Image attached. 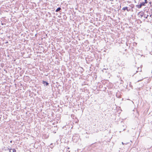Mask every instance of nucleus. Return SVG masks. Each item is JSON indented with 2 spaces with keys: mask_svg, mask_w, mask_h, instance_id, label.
I'll list each match as a JSON object with an SVG mask.
<instances>
[{
  "mask_svg": "<svg viewBox=\"0 0 152 152\" xmlns=\"http://www.w3.org/2000/svg\"><path fill=\"white\" fill-rule=\"evenodd\" d=\"M42 83L44 85H46V86H48L49 84L47 82L44 81H43Z\"/></svg>",
  "mask_w": 152,
  "mask_h": 152,
  "instance_id": "3",
  "label": "nucleus"
},
{
  "mask_svg": "<svg viewBox=\"0 0 152 152\" xmlns=\"http://www.w3.org/2000/svg\"><path fill=\"white\" fill-rule=\"evenodd\" d=\"M148 1L147 0H145V2H144V3H145V4H147L148 3Z\"/></svg>",
  "mask_w": 152,
  "mask_h": 152,
  "instance_id": "8",
  "label": "nucleus"
},
{
  "mask_svg": "<svg viewBox=\"0 0 152 152\" xmlns=\"http://www.w3.org/2000/svg\"><path fill=\"white\" fill-rule=\"evenodd\" d=\"M140 5L142 7V6H143L142 5V4H140Z\"/></svg>",
  "mask_w": 152,
  "mask_h": 152,
  "instance_id": "11",
  "label": "nucleus"
},
{
  "mask_svg": "<svg viewBox=\"0 0 152 152\" xmlns=\"http://www.w3.org/2000/svg\"><path fill=\"white\" fill-rule=\"evenodd\" d=\"M61 8L60 7H59L56 9V12H58L59 11H60L61 10Z\"/></svg>",
  "mask_w": 152,
  "mask_h": 152,
  "instance_id": "5",
  "label": "nucleus"
},
{
  "mask_svg": "<svg viewBox=\"0 0 152 152\" xmlns=\"http://www.w3.org/2000/svg\"><path fill=\"white\" fill-rule=\"evenodd\" d=\"M9 150V152H16V150L15 149H12L8 148Z\"/></svg>",
  "mask_w": 152,
  "mask_h": 152,
  "instance_id": "2",
  "label": "nucleus"
},
{
  "mask_svg": "<svg viewBox=\"0 0 152 152\" xmlns=\"http://www.w3.org/2000/svg\"><path fill=\"white\" fill-rule=\"evenodd\" d=\"M69 148H68V149H69Z\"/></svg>",
  "mask_w": 152,
  "mask_h": 152,
  "instance_id": "14",
  "label": "nucleus"
},
{
  "mask_svg": "<svg viewBox=\"0 0 152 152\" xmlns=\"http://www.w3.org/2000/svg\"><path fill=\"white\" fill-rule=\"evenodd\" d=\"M122 10H124V11L126 10L127 11L129 12L130 10V9H128V7H125L122 8Z\"/></svg>",
  "mask_w": 152,
  "mask_h": 152,
  "instance_id": "1",
  "label": "nucleus"
},
{
  "mask_svg": "<svg viewBox=\"0 0 152 152\" xmlns=\"http://www.w3.org/2000/svg\"><path fill=\"white\" fill-rule=\"evenodd\" d=\"M122 143L123 145L124 144V143L123 142H122Z\"/></svg>",
  "mask_w": 152,
  "mask_h": 152,
  "instance_id": "13",
  "label": "nucleus"
},
{
  "mask_svg": "<svg viewBox=\"0 0 152 152\" xmlns=\"http://www.w3.org/2000/svg\"><path fill=\"white\" fill-rule=\"evenodd\" d=\"M136 7H137L139 8H140L142 7V6L140 4L139 5H136Z\"/></svg>",
  "mask_w": 152,
  "mask_h": 152,
  "instance_id": "6",
  "label": "nucleus"
},
{
  "mask_svg": "<svg viewBox=\"0 0 152 152\" xmlns=\"http://www.w3.org/2000/svg\"><path fill=\"white\" fill-rule=\"evenodd\" d=\"M12 140H11V141H10V143H12Z\"/></svg>",
  "mask_w": 152,
  "mask_h": 152,
  "instance_id": "10",
  "label": "nucleus"
},
{
  "mask_svg": "<svg viewBox=\"0 0 152 152\" xmlns=\"http://www.w3.org/2000/svg\"><path fill=\"white\" fill-rule=\"evenodd\" d=\"M142 79H142V80H138V82H139V81H141V80H142Z\"/></svg>",
  "mask_w": 152,
  "mask_h": 152,
  "instance_id": "9",
  "label": "nucleus"
},
{
  "mask_svg": "<svg viewBox=\"0 0 152 152\" xmlns=\"http://www.w3.org/2000/svg\"><path fill=\"white\" fill-rule=\"evenodd\" d=\"M140 4H141L143 6H145V3H144V2H143L142 3H141Z\"/></svg>",
  "mask_w": 152,
  "mask_h": 152,
  "instance_id": "7",
  "label": "nucleus"
},
{
  "mask_svg": "<svg viewBox=\"0 0 152 152\" xmlns=\"http://www.w3.org/2000/svg\"><path fill=\"white\" fill-rule=\"evenodd\" d=\"M137 72H138V71H136V73H134V74H135V73H136Z\"/></svg>",
  "mask_w": 152,
  "mask_h": 152,
  "instance_id": "12",
  "label": "nucleus"
},
{
  "mask_svg": "<svg viewBox=\"0 0 152 152\" xmlns=\"http://www.w3.org/2000/svg\"><path fill=\"white\" fill-rule=\"evenodd\" d=\"M148 15H147L146 14H144L143 15H142V16H143L145 18H147L148 16Z\"/></svg>",
  "mask_w": 152,
  "mask_h": 152,
  "instance_id": "4",
  "label": "nucleus"
}]
</instances>
